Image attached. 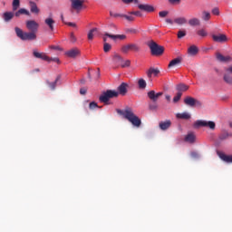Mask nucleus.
Returning <instances> with one entry per match:
<instances>
[{
	"label": "nucleus",
	"instance_id": "nucleus-1",
	"mask_svg": "<svg viewBox=\"0 0 232 232\" xmlns=\"http://www.w3.org/2000/svg\"><path fill=\"white\" fill-rule=\"evenodd\" d=\"M25 28H27L30 33L24 32L19 27H14V34H16L17 38L22 41H35L37 40V32L39 29V24L34 20H27L25 22Z\"/></svg>",
	"mask_w": 232,
	"mask_h": 232
},
{
	"label": "nucleus",
	"instance_id": "nucleus-2",
	"mask_svg": "<svg viewBox=\"0 0 232 232\" xmlns=\"http://www.w3.org/2000/svg\"><path fill=\"white\" fill-rule=\"evenodd\" d=\"M118 111L119 115H121L124 117L125 120L130 122L133 127L135 128H140L142 125V121L135 115L134 111H132L131 109L128 108L125 109L124 111H121V109L116 110Z\"/></svg>",
	"mask_w": 232,
	"mask_h": 232
},
{
	"label": "nucleus",
	"instance_id": "nucleus-3",
	"mask_svg": "<svg viewBox=\"0 0 232 232\" xmlns=\"http://www.w3.org/2000/svg\"><path fill=\"white\" fill-rule=\"evenodd\" d=\"M163 95V92H155V91H150L147 92V97H149L151 102L149 103V110L151 111H156L158 110V99Z\"/></svg>",
	"mask_w": 232,
	"mask_h": 232
},
{
	"label": "nucleus",
	"instance_id": "nucleus-4",
	"mask_svg": "<svg viewBox=\"0 0 232 232\" xmlns=\"http://www.w3.org/2000/svg\"><path fill=\"white\" fill-rule=\"evenodd\" d=\"M147 46H149L151 55L154 56H160L165 52V48L159 45L156 42H154V40H150L149 43H147Z\"/></svg>",
	"mask_w": 232,
	"mask_h": 232
},
{
	"label": "nucleus",
	"instance_id": "nucleus-5",
	"mask_svg": "<svg viewBox=\"0 0 232 232\" xmlns=\"http://www.w3.org/2000/svg\"><path fill=\"white\" fill-rule=\"evenodd\" d=\"M118 96H119L118 92L112 91V90H108L107 92H102V94L100 95L99 101H100V102L108 105V102H110L111 99L118 98Z\"/></svg>",
	"mask_w": 232,
	"mask_h": 232
},
{
	"label": "nucleus",
	"instance_id": "nucleus-6",
	"mask_svg": "<svg viewBox=\"0 0 232 232\" xmlns=\"http://www.w3.org/2000/svg\"><path fill=\"white\" fill-rule=\"evenodd\" d=\"M113 64L121 68H128L131 64V61L124 60L120 54L115 53L112 58Z\"/></svg>",
	"mask_w": 232,
	"mask_h": 232
},
{
	"label": "nucleus",
	"instance_id": "nucleus-7",
	"mask_svg": "<svg viewBox=\"0 0 232 232\" xmlns=\"http://www.w3.org/2000/svg\"><path fill=\"white\" fill-rule=\"evenodd\" d=\"M129 52L139 53L140 52V46L137 44H130L121 47L122 53H129Z\"/></svg>",
	"mask_w": 232,
	"mask_h": 232
},
{
	"label": "nucleus",
	"instance_id": "nucleus-8",
	"mask_svg": "<svg viewBox=\"0 0 232 232\" xmlns=\"http://www.w3.org/2000/svg\"><path fill=\"white\" fill-rule=\"evenodd\" d=\"M183 102H185L186 106H188V107H191V108H195L196 106H198V107L202 106L201 102H199L198 100H196L195 98H193L191 96H187L185 98V100H183Z\"/></svg>",
	"mask_w": 232,
	"mask_h": 232
},
{
	"label": "nucleus",
	"instance_id": "nucleus-9",
	"mask_svg": "<svg viewBox=\"0 0 232 232\" xmlns=\"http://www.w3.org/2000/svg\"><path fill=\"white\" fill-rule=\"evenodd\" d=\"M72 10L80 12L84 9L85 0H69Z\"/></svg>",
	"mask_w": 232,
	"mask_h": 232
},
{
	"label": "nucleus",
	"instance_id": "nucleus-10",
	"mask_svg": "<svg viewBox=\"0 0 232 232\" xmlns=\"http://www.w3.org/2000/svg\"><path fill=\"white\" fill-rule=\"evenodd\" d=\"M194 127L196 128L208 127L210 130H215L216 124L213 121H197L196 122H194Z\"/></svg>",
	"mask_w": 232,
	"mask_h": 232
},
{
	"label": "nucleus",
	"instance_id": "nucleus-11",
	"mask_svg": "<svg viewBox=\"0 0 232 232\" xmlns=\"http://www.w3.org/2000/svg\"><path fill=\"white\" fill-rule=\"evenodd\" d=\"M212 40L218 44L228 43V37L224 34H212Z\"/></svg>",
	"mask_w": 232,
	"mask_h": 232
},
{
	"label": "nucleus",
	"instance_id": "nucleus-12",
	"mask_svg": "<svg viewBox=\"0 0 232 232\" xmlns=\"http://www.w3.org/2000/svg\"><path fill=\"white\" fill-rule=\"evenodd\" d=\"M230 138H232V132L228 131L227 130H223L218 134V141L223 142Z\"/></svg>",
	"mask_w": 232,
	"mask_h": 232
},
{
	"label": "nucleus",
	"instance_id": "nucleus-13",
	"mask_svg": "<svg viewBox=\"0 0 232 232\" xmlns=\"http://www.w3.org/2000/svg\"><path fill=\"white\" fill-rule=\"evenodd\" d=\"M232 67L225 69L224 82L229 85H232Z\"/></svg>",
	"mask_w": 232,
	"mask_h": 232
},
{
	"label": "nucleus",
	"instance_id": "nucleus-14",
	"mask_svg": "<svg viewBox=\"0 0 232 232\" xmlns=\"http://www.w3.org/2000/svg\"><path fill=\"white\" fill-rule=\"evenodd\" d=\"M160 73V69H154L152 67H150L149 71L146 72L147 77L149 78L150 82H152V77H157Z\"/></svg>",
	"mask_w": 232,
	"mask_h": 232
},
{
	"label": "nucleus",
	"instance_id": "nucleus-15",
	"mask_svg": "<svg viewBox=\"0 0 232 232\" xmlns=\"http://www.w3.org/2000/svg\"><path fill=\"white\" fill-rule=\"evenodd\" d=\"M65 55L69 58L74 59L80 55V50L77 48H72L65 53Z\"/></svg>",
	"mask_w": 232,
	"mask_h": 232
},
{
	"label": "nucleus",
	"instance_id": "nucleus-16",
	"mask_svg": "<svg viewBox=\"0 0 232 232\" xmlns=\"http://www.w3.org/2000/svg\"><path fill=\"white\" fill-rule=\"evenodd\" d=\"M33 55L36 59H42V61H46V62L50 63V57L47 56L46 53H38V52L34 51Z\"/></svg>",
	"mask_w": 232,
	"mask_h": 232
},
{
	"label": "nucleus",
	"instance_id": "nucleus-17",
	"mask_svg": "<svg viewBox=\"0 0 232 232\" xmlns=\"http://www.w3.org/2000/svg\"><path fill=\"white\" fill-rule=\"evenodd\" d=\"M216 58L219 63H229L232 61V57L229 55L224 56L220 53H216Z\"/></svg>",
	"mask_w": 232,
	"mask_h": 232
},
{
	"label": "nucleus",
	"instance_id": "nucleus-18",
	"mask_svg": "<svg viewBox=\"0 0 232 232\" xmlns=\"http://www.w3.org/2000/svg\"><path fill=\"white\" fill-rule=\"evenodd\" d=\"M129 88V84L122 82L118 87V94L121 96H125L127 94V89Z\"/></svg>",
	"mask_w": 232,
	"mask_h": 232
},
{
	"label": "nucleus",
	"instance_id": "nucleus-19",
	"mask_svg": "<svg viewBox=\"0 0 232 232\" xmlns=\"http://www.w3.org/2000/svg\"><path fill=\"white\" fill-rule=\"evenodd\" d=\"M138 8L140 9V11H144L146 13H154L155 8L152 5H139Z\"/></svg>",
	"mask_w": 232,
	"mask_h": 232
},
{
	"label": "nucleus",
	"instance_id": "nucleus-20",
	"mask_svg": "<svg viewBox=\"0 0 232 232\" xmlns=\"http://www.w3.org/2000/svg\"><path fill=\"white\" fill-rule=\"evenodd\" d=\"M218 158L226 163H232V155H226L220 151H218Z\"/></svg>",
	"mask_w": 232,
	"mask_h": 232
},
{
	"label": "nucleus",
	"instance_id": "nucleus-21",
	"mask_svg": "<svg viewBox=\"0 0 232 232\" xmlns=\"http://www.w3.org/2000/svg\"><path fill=\"white\" fill-rule=\"evenodd\" d=\"M104 36L109 37L110 39H112L113 41H115L117 39L123 41L126 39L125 34H110L108 33H105Z\"/></svg>",
	"mask_w": 232,
	"mask_h": 232
},
{
	"label": "nucleus",
	"instance_id": "nucleus-22",
	"mask_svg": "<svg viewBox=\"0 0 232 232\" xmlns=\"http://www.w3.org/2000/svg\"><path fill=\"white\" fill-rule=\"evenodd\" d=\"M181 63H182V57H177L170 61V63H169L168 68H174L176 66L180 65Z\"/></svg>",
	"mask_w": 232,
	"mask_h": 232
},
{
	"label": "nucleus",
	"instance_id": "nucleus-23",
	"mask_svg": "<svg viewBox=\"0 0 232 232\" xmlns=\"http://www.w3.org/2000/svg\"><path fill=\"white\" fill-rule=\"evenodd\" d=\"M28 5H30V12L34 14H39V8L37 6V4H35L33 1L28 2Z\"/></svg>",
	"mask_w": 232,
	"mask_h": 232
},
{
	"label": "nucleus",
	"instance_id": "nucleus-24",
	"mask_svg": "<svg viewBox=\"0 0 232 232\" xmlns=\"http://www.w3.org/2000/svg\"><path fill=\"white\" fill-rule=\"evenodd\" d=\"M99 35V29L96 27L93 29H91L88 33V40L92 41L94 37Z\"/></svg>",
	"mask_w": 232,
	"mask_h": 232
},
{
	"label": "nucleus",
	"instance_id": "nucleus-25",
	"mask_svg": "<svg viewBox=\"0 0 232 232\" xmlns=\"http://www.w3.org/2000/svg\"><path fill=\"white\" fill-rule=\"evenodd\" d=\"M185 141L188 142L190 144L195 143L196 141V135L193 132L188 133V135L185 136Z\"/></svg>",
	"mask_w": 232,
	"mask_h": 232
},
{
	"label": "nucleus",
	"instance_id": "nucleus-26",
	"mask_svg": "<svg viewBox=\"0 0 232 232\" xmlns=\"http://www.w3.org/2000/svg\"><path fill=\"white\" fill-rule=\"evenodd\" d=\"M176 90L178 92H185L189 90V86L186 85L185 83H179L177 85Z\"/></svg>",
	"mask_w": 232,
	"mask_h": 232
},
{
	"label": "nucleus",
	"instance_id": "nucleus-27",
	"mask_svg": "<svg viewBox=\"0 0 232 232\" xmlns=\"http://www.w3.org/2000/svg\"><path fill=\"white\" fill-rule=\"evenodd\" d=\"M44 24H46V25L49 26L50 31H54L55 21L53 20V18H46L44 20Z\"/></svg>",
	"mask_w": 232,
	"mask_h": 232
},
{
	"label": "nucleus",
	"instance_id": "nucleus-28",
	"mask_svg": "<svg viewBox=\"0 0 232 232\" xmlns=\"http://www.w3.org/2000/svg\"><path fill=\"white\" fill-rule=\"evenodd\" d=\"M176 117H177V119H180L183 121H188L191 118V115L188 112H183V113H177Z\"/></svg>",
	"mask_w": 232,
	"mask_h": 232
},
{
	"label": "nucleus",
	"instance_id": "nucleus-29",
	"mask_svg": "<svg viewBox=\"0 0 232 232\" xmlns=\"http://www.w3.org/2000/svg\"><path fill=\"white\" fill-rule=\"evenodd\" d=\"M170 126H171V121H166L160 122V129L161 130H166L169 128H170Z\"/></svg>",
	"mask_w": 232,
	"mask_h": 232
},
{
	"label": "nucleus",
	"instance_id": "nucleus-30",
	"mask_svg": "<svg viewBox=\"0 0 232 232\" xmlns=\"http://www.w3.org/2000/svg\"><path fill=\"white\" fill-rule=\"evenodd\" d=\"M188 53L191 56L197 55V53H198V48L196 45H191L188 49Z\"/></svg>",
	"mask_w": 232,
	"mask_h": 232
},
{
	"label": "nucleus",
	"instance_id": "nucleus-31",
	"mask_svg": "<svg viewBox=\"0 0 232 232\" xmlns=\"http://www.w3.org/2000/svg\"><path fill=\"white\" fill-rule=\"evenodd\" d=\"M61 77L57 76V78L55 79L54 82H50L49 81L46 82L47 85H49L50 89H52V91L55 90V87L57 86V82H60Z\"/></svg>",
	"mask_w": 232,
	"mask_h": 232
},
{
	"label": "nucleus",
	"instance_id": "nucleus-32",
	"mask_svg": "<svg viewBox=\"0 0 232 232\" xmlns=\"http://www.w3.org/2000/svg\"><path fill=\"white\" fill-rule=\"evenodd\" d=\"M13 18L14 13L5 12V14H3V19L5 20V22H10L11 20H13Z\"/></svg>",
	"mask_w": 232,
	"mask_h": 232
},
{
	"label": "nucleus",
	"instance_id": "nucleus-33",
	"mask_svg": "<svg viewBox=\"0 0 232 232\" xmlns=\"http://www.w3.org/2000/svg\"><path fill=\"white\" fill-rule=\"evenodd\" d=\"M174 23L177 24L178 25H184L185 24L188 23L187 18L184 17H178L175 18Z\"/></svg>",
	"mask_w": 232,
	"mask_h": 232
},
{
	"label": "nucleus",
	"instance_id": "nucleus-34",
	"mask_svg": "<svg viewBox=\"0 0 232 232\" xmlns=\"http://www.w3.org/2000/svg\"><path fill=\"white\" fill-rule=\"evenodd\" d=\"M211 18L210 13L208 11H202L201 19L204 22H208Z\"/></svg>",
	"mask_w": 232,
	"mask_h": 232
},
{
	"label": "nucleus",
	"instance_id": "nucleus-35",
	"mask_svg": "<svg viewBox=\"0 0 232 232\" xmlns=\"http://www.w3.org/2000/svg\"><path fill=\"white\" fill-rule=\"evenodd\" d=\"M21 14H25L27 16H30V12L26 9H19L16 13H14V16L19 17Z\"/></svg>",
	"mask_w": 232,
	"mask_h": 232
},
{
	"label": "nucleus",
	"instance_id": "nucleus-36",
	"mask_svg": "<svg viewBox=\"0 0 232 232\" xmlns=\"http://www.w3.org/2000/svg\"><path fill=\"white\" fill-rule=\"evenodd\" d=\"M200 24L198 18H191L188 20V25L190 26H198Z\"/></svg>",
	"mask_w": 232,
	"mask_h": 232
},
{
	"label": "nucleus",
	"instance_id": "nucleus-37",
	"mask_svg": "<svg viewBox=\"0 0 232 232\" xmlns=\"http://www.w3.org/2000/svg\"><path fill=\"white\" fill-rule=\"evenodd\" d=\"M138 86H139V89H141V90L146 89V87H147L146 81H144L143 79H139Z\"/></svg>",
	"mask_w": 232,
	"mask_h": 232
},
{
	"label": "nucleus",
	"instance_id": "nucleus-38",
	"mask_svg": "<svg viewBox=\"0 0 232 232\" xmlns=\"http://www.w3.org/2000/svg\"><path fill=\"white\" fill-rule=\"evenodd\" d=\"M197 35L204 38V37L208 36V33H207V31H205V29H199L198 31H197Z\"/></svg>",
	"mask_w": 232,
	"mask_h": 232
},
{
	"label": "nucleus",
	"instance_id": "nucleus-39",
	"mask_svg": "<svg viewBox=\"0 0 232 232\" xmlns=\"http://www.w3.org/2000/svg\"><path fill=\"white\" fill-rule=\"evenodd\" d=\"M124 15H126V14L113 13L112 11L110 12V16L113 17V18H123Z\"/></svg>",
	"mask_w": 232,
	"mask_h": 232
},
{
	"label": "nucleus",
	"instance_id": "nucleus-40",
	"mask_svg": "<svg viewBox=\"0 0 232 232\" xmlns=\"http://www.w3.org/2000/svg\"><path fill=\"white\" fill-rule=\"evenodd\" d=\"M187 35V32L184 30L178 31V39H182Z\"/></svg>",
	"mask_w": 232,
	"mask_h": 232
},
{
	"label": "nucleus",
	"instance_id": "nucleus-41",
	"mask_svg": "<svg viewBox=\"0 0 232 232\" xmlns=\"http://www.w3.org/2000/svg\"><path fill=\"white\" fill-rule=\"evenodd\" d=\"M122 18H124L128 22H134L135 20V17L132 16L131 14H125L124 16H122Z\"/></svg>",
	"mask_w": 232,
	"mask_h": 232
},
{
	"label": "nucleus",
	"instance_id": "nucleus-42",
	"mask_svg": "<svg viewBox=\"0 0 232 232\" xmlns=\"http://www.w3.org/2000/svg\"><path fill=\"white\" fill-rule=\"evenodd\" d=\"M181 96H182V92H178L177 96H174V99H172V102H174V103L179 102V100H181Z\"/></svg>",
	"mask_w": 232,
	"mask_h": 232
},
{
	"label": "nucleus",
	"instance_id": "nucleus-43",
	"mask_svg": "<svg viewBox=\"0 0 232 232\" xmlns=\"http://www.w3.org/2000/svg\"><path fill=\"white\" fill-rule=\"evenodd\" d=\"M128 14L138 16V17H142V13H140V11L130 12V13H128Z\"/></svg>",
	"mask_w": 232,
	"mask_h": 232
},
{
	"label": "nucleus",
	"instance_id": "nucleus-44",
	"mask_svg": "<svg viewBox=\"0 0 232 232\" xmlns=\"http://www.w3.org/2000/svg\"><path fill=\"white\" fill-rule=\"evenodd\" d=\"M19 5H20L19 0H14V2H13V10L16 11V9H18V7H19Z\"/></svg>",
	"mask_w": 232,
	"mask_h": 232
},
{
	"label": "nucleus",
	"instance_id": "nucleus-45",
	"mask_svg": "<svg viewBox=\"0 0 232 232\" xmlns=\"http://www.w3.org/2000/svg\"><path fill=\"white\" fill-rule=\"evenodd\" d=\"M212 14L215 15V16L220 15V10L218 9V7H214L212 9Z\"/></svg>",
	"mask_w": 232,
	"mask_h": 232
},
{
	"label": "nucleus",
	"instance_id": "nucleus-46",
	"mask_svg": "<svg viewBox=\"0 0 232 232\" xmlns=\"http://www.w3.org/2000/svg\"><path fill=\"white\" fill-rule=\"evenodd\" d=\"M111 48H112V47L111 46L110 44L104 43V53H107L108 52H110Z\"/></svg>",
	"mask_w": 232,
	"mask_h": 232
},
{
	"label": "nucleus",
	"instance_id": "nucleus-47",
	"mask_svg": "<svg viewBox=\"0 0 232 232\" xmlns=\"http://www.w3.org/2000/svg\"><path fill=\"white\" fill-rule=\"evenodd\" d=\"M96 108H98V105L95 102H92L91 103H89L90 110H95Z\"/></svg>",
	"mask_w": 232,
	"mask_h": 232
},
{
	"label": "nucleus",
	"instance_id": "nucleus-48",
	"mask_svg": "<svg viewBox=\"0 0 232 232\" xmlns=\"http://www.w3.org/2000/svg\"><path fill=\"white\" fill-rule=\"evenodd\" d=\"M122 3H124L125 5H129L130 3L138 4L139 0H122Z\"/></svg>",
	"mask_w": 232,
	"mask_h": 232
},
{
	"label": "nucleus",
	"instance_id": "nucleus-49",
	"mask_svg": "<svg viewBox=\"0 0 232 232\" xmlns=\"http://www.w3.org/2000/svg\"><path fill=\"white\" fill-rule=\"evenodd\" d=\"M169 12L168 11H160V18H165L166 16H168Z\"/></svg>",
	"mask_w": 232,
	"mask_h": 232
},
{
	"label": "nucleus",
	"instance_id": "nucleus-50",
	"mask_svg": "<svg viewBox=\"0 0 232 232\" xmlns=\"http://www.w3.org/2000/svg\"><path fill=\"white\" fill-rule=\"evenodd\" d=\"M65 24L69 27H75V28L77 27L76 24L72 22L65 23Z\"/></svg>",
	"mask_w": 232,
	"mask_h": 232
},
{
	"label": "nucleus",
	"instance_id": "nucleus-51",
	"mask_svg": "<svg viewBox=\"0 0 232 232\" xmlns=\"http://www.w3.org/2000/svg\"><path fill=\"white\" fill-rule=\"evenodd\" d=\"M50 62H54V63H60V59H58V57L50 58Z\"/></svg>",
	"mask_w": 232,
	"mask_h": 232
},
{
	"label": "nucleus",
	"instance_id": "nucleus-52",
	"mask_svg": "<svg viewBox=\"0 0 232 232\" xmlns=\"http://www.w3.org/2000/svg\"><path fill=\"white\" fill-rule=\"evenodd\" d=\"M80 94L81 95H85L86 94V89L85 88H81L80 89Z\"/></svg>",
	"mask_w": 232,
	"mask_h": 232
},
{
	"label": "nucleus",
	"instance_id": "nucleus-53",
	"mask_svg": "<svg viewBox=\"0 0 232 232\" xmlns=\"http://www.w3.org/2000/svg\"><path fill=\"white\" fill-rule=\"evenodd\" d=\"M128 32H130V34H138V30L137 29H128Z\"/></svg>",
	"mask_w": 232,
	"mask_h": 232
},
{
	"label": "nucleus",
	"instance_id": "nucleus-54",
	"mask_svg": "<svg viewBox=\"0 0 232 232\" xmlns=\"http://www.w3.org/2000/svg\"><path fill=\"white\" fill-rule=\"evenodd\" d=\"M180 0H169V3H170L171 5H174L176 3H179Z\"/></svg>",
	"mask_w": 232,
	"mask_h": 232
},
{
	"label": "nucleus",
	"instance_id": "nucleus-55",
	"mask_svg": "<svg viewBox=\"0 0 232 232\" xmlns=\"http://www.w3.org/2000/svg\"><path fill=\"white\" fill-rule=\"evenodd\" d=\"M166 23H167V24H173V20H171L170 18H167V19H166Z\"/></svg>",
	"mask_w": 232,
	"mask_h": 232
},
{
	"label": "nucleus",
	"instance_id": "nucleus-56",
	"mask_svg": "<svg viewBox=\"0 0 232 232\" xmlns=\"http://www.w3.org/2000/svg\"><path fill=\"white\" fill-rule=\"evenodd\" d=\"M166 100H167V102H170V100H171L170 95L167 94V95H166Z\"/></svg>",
	"mask_w": 232,
	"mask_h": 232
},
{
	"label": "nucleus",
	"instance_id": "nucleus-57",
	"mask_svg": "<svg viewBox=\"0 0 232 232\" xmlns=\"http://www.w3.org/2000/svg\"><path fill=\"white\" fill-rule=\"evenodd\" d=\"M191 157L197 158V153L196 152H191Z\"/></svg>",
	"mask_w": 232,
	"mask_h": 232
},
{
	"label": "nucleus",
	"instance_id": "nucleus-58",
	"mask_svg": "<svg viewBox=\"0 0 232 232\" xmlns=\"http://www.w3.org/2000/svg\"><path fill=\"white\" fill-rule=\"evenodd\" d=\"M51 48H52L53 50H58V47H57V46H51Z\"/></svg>",
	"mask_w": 232,
	"mask_h": 232
},
{
	"label": "nucleus",
	"instance_id": "nucleus-59",
	"mask_svg": "<svg viewBox=\"0 0 232 232\" xmlns=\"http://www.w3.org/2000/svg\"><path fill=\"white\" fill-rule=\"evenodd\" d=\"M61 20H62L63 23L65 24V21H63V14H61Z\"/></svg>",
	"mask_w": 232,
	"mask_h": 232
},
{
	"label": "nucleus",
	"instance_id": "nucleus-60",
	"mask_svg": "<svg viewBox=\"0 0 232 232\" xmlns=\"http://www.w3.org/2000/svg\"><path fill=\"white\" fill-rule=\"evenodd\" d=\"M102 40L104 41V44L107 43V37H103Z\"/></svg>",
	"mask_w": 232,
	"mask_h": 232
},
{
	"label": "nucleus",
	"instance_id": "nucleus-61",
	"mask_svg": "<svg viewBox=\"0 0 232 232\" xmlns=\"http://www.w3.org/2000/svg\"><path fill=\"white\" fill-rule=\"evenodd\" d=\"M98 70H99L98 74L100 75V69H98Z\"/></svg>",
	"mask_w": 232,
	"mask_h": 232
},
{
	"label": "nucleus",
	"instance_id": "nucleus-62",
	"mask_svg": "<svg viewBox=\"0 0 232 232\" xmlns=\"http://www.w3.org/2000/svg\"><path fill=\"white\" fill-rule=\"evenodd\" d=\"M74 38V36L73 35H72V39H73Z\"/></svg>",
	"mask_w": 232,
	"mask_h": 232
},
{
	"label": "nucleus",
	"instance_id": "nucleus-63",
	"mask_svg": "<svg viewBox=\"0 0 232 232\" xmlns=\"http://www.w3.org/2000/svg\"><path fill=\"white\" fill-rule=\"evenodd\" d=\"M36 72H39V69H36Z\"/></svg>",
	"mask_w": 232,
	"mask_h": 232
}]
</instances>
